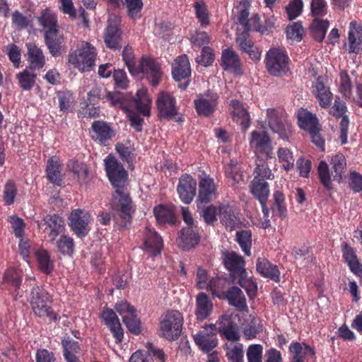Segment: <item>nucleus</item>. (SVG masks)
<instances>
[{
	"label": "nucleus",
	"instance_id": "obj_1",
	"mask_svg": "<svg viewBox=\"0 0 362 362\" xmlns=\"http://www.w3.org/2000/svg\"><path fill=\"white\" fill-rule=\"evenodd\" d=\"M104 161L107 177L115 189L112 207L125 223H130L135 209L129 193L127 191L128 173L123 165L110 154Z\"/></svg>",
	"mask_w": 362,
	"mask_h": 362
},
{
	"label": "nucleus",
	"instance_id": "obj_2",
	"mask_svg": "<svg viewBox=\"0 0 362 362\" xmlns=\"http://www.w3.org/2000/svg\"><path fill=\"white\" fill-rule=\"evenodd\" d=\"M223 257L224 266L230 272L233 281L244 288L250 298L255 296L257 286L251 277L248 276L243 257L235 252H226Z\"/></svg>",
	"mask_w": 362,
	"mask_h": 362
},
{
	"label": "nucleus",
	"instance_id": "obj_3",
	"mask_svg": "<svg viewBox=\"0 0 362 362\" xmlns=\"http://www.w3.org/2000/svg\"><path fill=\"white\" fill-rule=\"evenodd\" d=\"M332 171L330 172L328 164L325 160H321L317 166V175L320 183L327 190L333 189L331 175L333 180L339 184L344 182V173L346 170L347 163L344 155L337 153L331 156L329 160Z\"/></svg>",
	"mask_w": 362,
	"mask_h": 362
},
{
	"label": "nucleus",
	"instance_id": "obj_4",
	"mask_svg": "<svg viewBox=\"0 0 362 362\" xmlns=\"http://www.w3.org/2000/svg\"><path fill=\"white\" fill-rule=\"evenodd\" d=\"M28 301L33 313L38 317H47L54 322L60 320V316L52 307V296L43 286H33L29 293Z\"/></svg>",
	"mask_w": 362,
	"mask_h": 362
},
{
	"label": "nucleus",
	"instance_id": "obj_5",
	"mask_svg": "<svg viewBox=\"0 0 362 362\" xmlns=\"http://www.w3.org/2000/svg\"><path fill=\"white\" fill-rule=\"evenodd\" d=\"M120 16H109L107 26L104 30L103 40L107 48L113 52L120 51L123 47V31L121 28Z\"/></svg>",
	"mask_w": 362,
	"mask_h": 362
},
{
	"label": "nucleus",
	"instance_id": "obj_6",
	"mask_svg": "<svg viewBox=\"0 0 362 362\" xmlns=\"http://www.w3.org/2000/svg\"><path fill=\"white\" fill-rule=\"evenodd\" d=\"M183 317L177 310H168L161 317L160 321V336L169 341H174L180 336Z\"/></svg>",
	"mask_w": 362,
	"mask_h": 362
},
{
	"label": "nucleus",
	"instance_id": "obj_7",
	"mask_svg": "<svg viewBox=\"0 0 362 362\" xmlns=\"http://www.w3.org/2000/svg\"><path fill=\"white\" fill-rule=\"evenodd\" d=\"M95 48L88 42H82L76 50L68 55V62L81 71L95 65Z\"/></svg>",
	"mask_w": 362,
	"mask_h": 362
},
{
	"label": "nucleus",
	"instance_id": "obj_8",
	"mask_svg": "<svg viewBox=\"0 0 362 362\" xmlns=\"http://www.w3.org/2000/svg\"><path fill=\"white\" fill-rule=\"evenodd\" d=\"M288 62L289 58L284 51L271 48L266 54L265 66L270 75L281 76L288 71Z\"/></svg>",
	"mask_w": 362,
	"mask_h": 362
},
{
	"label": "nucleus",
	"instance_id": "obj_9",
	"mask_svg": "<svg viewBox=\"0 0 362 362\" xmlns=\"http://www.w3.org/2000/svg\"><path fill=\"white\" fill-rule=\"evenodd\" d=\"M139 74H142L143 78L156 87L160 83L163 72L160 64L156 59L142 56L137 66L136 75Z\"/></svg>",
	"mask_w": 362,
	"mask_h": 362
},
{
	"label": "nucleus",
	"instance_id": "obj_10",
	"mask_svg": "<svg viewBox=\"0 0 362 362\" xmlns=\"http://www.w3.org/2000/svg\"><path fill=\"white\" fill-rule=\"evenodd\" d=\"M156 105L160 119H173L177 123L184 122V117L178 113L175 98L169 93H160L156 100Z\"/></svg>",
	"mask_w": 362,
	"mask_h": 362
},
{
	"label": "nucleus",
	"instance_id": "obj_11",
	"mask_svg": "<svg viewBox=\"0 0 362 362\" xmlns=\"http://www.w3.org/2000/svg\"><path fill=\"white\" fill-rule=\"evenodd\" d=\"M250 146L254 148L257 159L273 158L272 141L265 132L253 131L251 133Z\"/></svg>",
	"mask_w": 362,
	"mask_h": 362
},
{
	"label": "nucleus",
	"instance_id": "obj_12",
	"mask_svg": "<svg viewBox=\"0 0 362 362\" xmlns=\"http://www.w3.org/2000/svg\"><path fill=\"white\" fill-rule=\"evenodd\" d=\"M23 274L14 268L6 270L3 277V286L8 291L13 300L16 301L23 296V291L21 289Z\"/></svg>",
	"mask_w": 362,
	"mask_h": 362
},
{
	"label": "nucleus",
	"instance_id": "obj_13",
	"mask_svg": "<svg viewBox=\"0 0 362 362\" xmlns=\"http://www.w3.org/2000/svg\"><path fill=\"white\" fill-rule=\"evenodd\" d=\"M192 74L191 66L188 57L186 54L178 56L172 64V75L175 81L185 80V82L178 85L179 88L185 90L187 88Z\"/></svg>",
	"mask_w": 362,
	"mask_h": 362
},
{
	"label": "nucleus",
	"instance_id": "obj_14",
	"mask_svg": "<svg viewBox=\"0 0 362 362\" xmlns=\"http://www.w3.org/2000/svg\"><path fill=\"white\" fill-rule=\"evenodd\" d=\"M217 187L214 178L209 175L200 177L199 180L198 196L196 204L198 209H201L202 205L211 202L217 197Z\"/></svg>",
	"mask_w": 362,
	"mask_h": 362
},
{
	"label": "nucleus",
	"instance_id": "obj_15",
	"mask_svg": "<svg viewBox=\"0 0 362 362\" xmlns=\"http://www.w3.org/2000/svg\"><path fill=\"white\" fill-rule=\"evenodd\" d=\"M218 98V93L211 90L200 94L194 101L197 114L204 117L211 116L217 109Z\"/></svg>",
	"mask_w": 362,
	"mask_h": 362
},
{
	"label": "nucleus",
	"instance_id": "obj_16",
	"mask_svg": "<svg viewBox=\"0 0 362 362\" xmlns=\"http://www.w3.org/2000/svg\"><path fill=\"white\" fill-rule=\"evenodd\" d=\"M43 37L45 45L52 57H59L66 52L65 37L59 28L45 32Z\"/></svg>",
	"mask_w": 362,
	"mask_h": 362
},
{
	"label": "nucleus",
	"instance_id": "obj_17",
	"mask_svg": "<svg viewBox=\"0 0 362 362\" xmlns=\"http://www.w3.org/2000/svg\"><path fill=\"white\" fill-rule=\"evenodd\" d=\"M90 217L88 212L80 209H74L71 212L69 218V226L78 238H84L89 233Z\"/></svg>",
	"mask_w": 362,
	"mask_h": 362
},
{
	"label": "nucleus",
	"instance_id": "obj_18",
	"mask_svg": "<svg viewBox=\"0 0 362 362\" xmlns=\"http://www.w3.org/2000/svg\"><path fill=\"white\" fill-rule=\"evenodd\" d=\"M197 180L191 175L185 173L179 178L177 192L184 204L192 203L197 193Z\"/></svg>",
	"mask_w": 362,
	"mask_h": 362
},
{
	"label": "nucleus",
	"instance_id": "obj_19",
	"mask_svg": "<svg viewBox=\"0 0 362 362\" xmlns=\"http://www.w3.org/2000/svg\"><path fill=\"white\" fill-rule=\"evenodd\" d=\"M267 120L273 132L278 134L283 139L288 137L291 133V125L283 121L278 110L274 108L267 109Z\"/></svg>",
	"mask_w": 362,
	"mask_h": 362
},
{
	"label": "nucleus",
	"instance_id": "obj_20",
	"mask_svg": "<svg viewBox=\"0 0 362 362\" xmlns=\"http://www.w3.org/2000/svg\"><path fill=\"white\" fill-rule=\"evenodd\" d=\"M201 236L197 226L184 227L178 232L177 245L183 250H189L199 245Z\"/></svg>",
	"mask_w": 362,
	"mask_h": 362
},
{
	"label": "nucleus",
	"instance_id": "obj_21",
	"mask_svg": "<svg viewBox=\"0 0 362 362\" xmlns=\"http://www.w3.org/2000/svg\"><path fill=\"white\" fill-rule=\"evenodd\" d=\"M90 134L95 141L105 145L115 136V132L110 123L95 120L91 124Z\"/></svg>",
	"mask_w": 362,
	"mask_h": 362
},
{
	"label": "nucleus",
	"instance_id": "obj_22",
	"mask_svg": "<svg viewBox=\"0 0 362 362\" xmlns=\"http://www.w3.org/2000/svg\"><path fill=\"white\" fill-rule=\"evenodd\" d=\"M249 7L250 3L248 0H242L240 2L239 6L237 9H239L238 22L243 26V30L245 33H249L252 30H259V17L257 14L254 15L250 18L249 17Z\"/></svg>",
	"mask_w": 362,
	"mask_h": 362
},
{
	"label": "nucleus",
	"instance_id": "obj_23",
	"mask_svg": "<svg viewBox=\"0 0 362 362\" xmlns=\"http://www.w3.org/2000/svg\"><path fill=\"white\" fill-rule=\"evenodd\" d=\"M43 221L46 225L45 232L47 233L51 242L54 241L59 235L65 231L64 220L59 214H47L44 216Z\"/></svg>",
	"mask_w": 362,
	"mask_h": 362
},
{
	"label": "nucleus",
	"instance_id": "obj_24",
	"mask_svg": "<svg viewBox=\"0 0 362 362\" xmlns=\"http://www.w3.org/2000/svg\"><path fill=\"white\" fill-rule=\"evenodd\" d=\"M289 352L292 356L291 362H305L312 359L315 361V351L307 344L292 341L289 346Z\"/></svg>",
	"mask_w": 362,
	"mask_h": 362
},
{
	"label": "nucleus",
	"instance_id": "obj_25",
	"mask_svg": "<svg viewBox=\"0 0 362 362\" xmlns=\"http://www.w3.org/2000/svg\"><path fill=\"white\" fill-rule=\"evenodd\" d=\"M326 78L322 76H319L313 84V93L319 101L322 107L327 108L329 107L332 100V93L329 90V87L325 85Z\"/></svg>",
	"mask_w": 362,
	"mask_h": 362
},
{
	"label": "nucleus",
	"instance_id": "obj_26",
	"mask_svg": "<svg viewBox=\"0 0 362 362\" xmlns=\"http://www.w3.org/2000/svg\"><path fill=\"white\" fill-rule=\"evenodd\" d=\"M256 270L262 277L276 283L281 281V272L277 265L272 263L265 257H258L256 260Z\"/></svg>",
	"mask_w": 362,
	"mask_h": 362
},
{
	"label": "nucleus",
	"instance_id": "obj_27",
	"mask_svg": "<svg viewBox=\"0 0 362 362\" xmlns=\"http://www.w3.org/2000/svg\"><path fill=\"white\" fill-rule=\"evenodd\" d=\"M45 172L49 182L58 187L64 185L62 165L57 156H52L47 160Z\"/></svg>",
	"mask_w": 362,
	"mask_h": 362
},
{
	"label": "nucleus",
	"instance_id": "obj_28",
	"mask_svg": "<svg viewBox=\"0 0 362 362\" xmlns=\"http://www.w3.org/2000/svg\"><path fill=\"white\" fill-rule=\"evenodd\" d=\"M230 105L233 107L231 112L233 121L239 124L241 129L245 132L250 125V116L248 111L238 100H230Z\"/></svg>",
	"mask_w": 362,
	"mask_h": 362
},
{
	"label": "nucleus",
	"instance_id": "obj_29",
	"mask_svg": "<svg viewBox=\"0 0 362 362\" xmlns=\"http://www.w3.org/2000/svg\"><path fill=\"white\" fill-rule=\"evenodd\" d=\"M220 64L225 71L236 74L241 72L242 64L240 57L232 49L227 48L222 51Z\"/></svg>",
	"mask_w": 362,
	"mask_h": 362
},
{
	"label": "nucleus",
	"instance_id": "obj_30",
	"mask_svg": "<svg viewBox=\"0 0 362 362\" xmlns=\"http://www.w3.org/2000/svg\"><path fill=\"white\" fill-rule=\"evenodd\" d=\"M219 332L226 339L230 341L240 340V334L237 324L232 320L230 315H222L219 321Z\"/></svg>",
	"mask_w": 362,
	"mask_h": 362
},
{
	"label": "nucleus",
	"instance_id": "obj_31",
	"mask_svg": "<svg viewBox=\"0 0 362 362\" xmlns=\"http://www.w3.org/2000/svg\"><path fill=\"white\" fill-rule=\"evenodd\" d=\"M194 341L199 349L204 353H210L218 345L216 334L201 330L194 336Z\"/></svg>",
	"mask_w": 362,
	"mask_h": 362
},
{
	"label": "nucleus",
	"instance_id": "obj_32",
	"mask_svg": "<svg viewBox=\"0 0 362 362\" xmlns=\"http://www.w3.org/2000/svg\"><path fill=\"white\" fill-rule=\"evenodd\" d=\"M163 245V239L158 233L151 228L146 227L144 232V249L152 256H156L160 253Z\"/></svg>",
	"mask_w": 362,
	"mask_h": 362
},
{
	"label": "nucleus",
	"instance_id": "obj_33",
	"mask_svg": "<svg viewBox=\"0 0 362 362\" xmlns=\"http://www.w3.org/2000/svg\"><path fill=\"white\" fill-rule=\"evenodd\" d=\"M348 42L349 53L358 54L362 50V27L355 21L350 23Z\"/></svg>",
	"mask_w": 362,
	"mask_h": 362
},
{
	"label": "nucleus",
	"instance_id": "obj_34",
	"mask_svg": "<svg viewBox=\"0 0 362 362\" xmlns=\"http://www.w3.org/2000/svg\"><path fill=\"white\" fill-rule=\"evenodd\" d=\"M250 192L257 199L260 205L267 204L270 190L269 185L265 180L254 177L250 185Z\"/></svg>",
	"mask_w": 362,
	"mask_h": 362
},
{
	"label": "nucleus",
	"instance_id": "obj_35",
	"mask_svg": "<svg viewBox=\"0 0 362 362\" xmlns=\"http://www.w3.org/2000/svg\"><path fill=\"white\" fill-rule=\"evenodd\" d=\"M213 303L205 293H199L196 298L195 315L199 321L206 320L212 313Z\"/></svg>",
	"mask_w": 362,
	"mask_h": 362
},
{
	"label": "nucleus",
	"instance_id": "obj_36",
	"mask_svg": "<svg viewBox=\"0 0 362 362\" xmlns=\"http://www.w3.org/2000/svg\"><path fill=\"white\" fill-rule=\"evenodd\" d=\"M223 299H226L229 305L235 307L240 311L248 310L245 296L241 289L237 286L229 288Z\"/></svg>",
	"mask_w": 362,
	"mask_h": 362
},
{
	"label": "nucleus",
	"instance_id": "obj_37",
	"mask_svg": "<svg viewBox=\"0 0 362 362\" xmlns=\"http://www.w3.org/2000/svg\"><path fill=\"white\" fill-rule=\"evenodd\" d=\"M342 257L350 270L356 275L362 274V264L359 262L356 251L347 243L341 245Z\"/></svg>",
	"mask_w": 362,
	"mask_h": 362
},
{
	"label": "nucleus",
	"instance_id": "obj_38",
	"mask_svg": "<svg viewBox=\"0 0 362 362\" xmlns=\"http://www.w3.org/2000/svg\"><path fill=\"white\" fill-rule=\"evenodd\" d=\"M298 124L301 129L308 132H313L320 126L316 115L303 108L298 110Z\"/></svg>",
	"mask_w": 362,
	"mask_h": 362
},
{
	"label": "nucleus",
	"instance_id": "obj_39",
	"mask_svg": "<svg viewBox=\"0 0 362 362\" xmlns=\"http://www.w3.org/2000/svg\"><path fill=\"white\" fill-rule=\"evenodd\" d=\"M28 49V61L29 66L32 69H40L45 64V57L42 50L35 43L29 42L26 44Z\"/></svg>",
	"mask_w": 362,
	"mask_h": 362
},
{
	"label": "nucleus",
	"instance_id": "obj_40",
	"mask_svg": "<svg viewBox=\"0 0 362 362\" xmlns=\"http://www.w3.org/2000/svg\"><path fill=\"white\" fill-rule=\"evenodd\" d=\"M244 337L247 340L256 338L257 335L262 331V325L260 320L250 315L241 325Z\"/></svg>",
	"mask_w": 362,
	"mask_h": 362
},
{
	"label": "nucleus",
	"instance_id": "obj_41",
	"mask_svg": "<svg viewBox=\"0 0 362 362\" xmlns=\"http://www.w3.org/2000/svg\"><path fill=\"white\" fill-rule=\"evenodd\" d=\"M67 169L74 175L80 185L86 184L89 178V168L84 163L70 160L67 163Z\"/></svg>",
	"mask_w": 362,
	"mask_h": 362
},
{
	"label": "nucleus",
	"instance_id": "obj_42",
	"mask_svg": "<svg viewBox=\"0 0 362 362\" xmlns=\"http://www.w3.org/2000/svg\"><path fill=\"white\" fill-rule=\"evenodd\" d=\"M37 20L42 28L43 34L49 30L59 28L57 15L49 8L43 9Z\"/></svg>",
	"mask_w": 362,
	"mask_h": 362
},
{
	"label": "nucleus",
	"instance_id": "obj_43",
	"mask_svg": "<svg viewBox=\"0 0 362 362\" xmlns=\"http://www.w3.org/2000/svg\"><path fill=\"white\" fill-rule=\"evenodd\" d=\"M221 222L230 230H234L239 224V219L230 205L221 204L219 206Z\"/></svg>",
	"mask_w": 362,
	"mask_h": 362
},
{
	"label": "nucleus",
	"instance_id": "obj_44",
	"mask_svg": "<svg viewBox=\"0 0 362 362\" xmlns=\"http://www.w3.org/2000/svg\"><path fill=\"white\" fill-rule=\"evenodd\" d=\"M153 214L160 224L175 225L176 223L177 218L173 211L163 204L154 207Z\"/></svg>",
	"mask_w": 362,
	"mask_h": 362
},
{
	"label": "nucleus",
	"instance_id": "obj_45",
	"mask_svg": "<svg viewBox=\"0 0 362 362\" xmlns=\"http://www.w3.org/2000/svg\"><path fill=\"white\" fill-rule=\"evenodd\" d=\"M32 69L26 67L23 71L16 75L18 85L23 90H30L35 85L37 74L32 71Z\"/></svg>",
	"mask_w": 362,
	"mask_h": 362
},
{
	"label": "nucleus",
	"instance_id": "obj_46",
	"mask_svg": "<svg viewBox=\"0 0 362 362\" xmlns=\"http://www.w3.org/2000/svg\"><path fill=\"white\" fill-rule=\"evenodd\" d=\"M228 286L229 282L226 278L216 277L209 281L207 290L210 291L212 295L222 299L228 291Z\"/></svg>",
	"mask_w": 362,
	"mask_h": 362
},
{
	"label": "nucleus",
	"instance_id": "obj_47",
	"mask_svg": "<svg viewBox=\"0 0 362 362\" xmlns=\"http://www.w3.org/2000/svg\"><path fill=\"white\" fill-rule=\"evenodd\" d=\"M135 103L137 110L144 116L150 115L151 103V100L148 95V92L146 88H141L137 90Z\"/></svg>",
	"mask_w": 362,
	"mask_h": 362
},
{
	"label": "nucleus",
	"instance_id": "obj_48",
	"mask_svg": "<svg viewBox=\"0 0 362 362\" xmlns=\"http://www.w3.org/2000/svg\"><path fill=\"white\" fill-rule=\"evenodd\" d=\"M35 255L40 270L47 275H51L54 270V264L49 252L45 250H40L35 252Z\"/></svg>",
	"mask_w": 362,
	"mask_h": 362
},
{
	"label": "nucleus",
	"instance_id": "obj_49",
	"mask_svg": "<svg viewBox=\"0 0 362 362\" xmlns=\"http://www.w3.org/2000/svg\"><path fill=\"white\" fill-rule=\"evenodd\" d=\"M123 49L122 52V60L127 66L129 73L135 76L136 75L137 66L135 54L132 47L127 44L122 47Z\"/></svg>",
	"mask_w": 362,
	"mask_h": 362
},
{
	"label": "nucleus",
	"instance_id": "obj_50",
	"mask_svg": "<svg viewBox=\"0 0 362 362\" xmlns=\"http://www.w3.org/2000/svg\"><path fill=\"white\" fill-rule=\"evenodd\" d=\"M278 160L282 163V168L288 172L294 168V157L293 152L288 148L279 147L276 152Z\"/></svg>",
	"mask_w": 362,
	"mask_h": 362
},
{
	"label": "nucleus",
	"instance_id": "obj_51",
	"mask_svg": "<svg viewBox=\"0 0 362 362\" xmlns=\"http://www.w3.org/2000/svg\"><path fill=\"white\" fill-rule=\"evenodd\" d=\"M328 26L329 22L327 21L315 19L310 25V31L313 37L319 42H322Z\"/></svg>",
	"mask_w": 362,
	"mask_h": 362
},
{
	"label": "nucleus",
	"instance_id": "obj_52",
	"mask_svg": "<svg viewBox=\"0 0 362 362\" xmlns=\"http://www.w3.org/2000/svg\"><path fill=\"white\" fill-rule=\"evenodd\" d=\"M274 205L272 210L276 215L281 218H284L287 215V208L285 203V196L280 190H276L273 194Z\"/></svg>",
	"mask_w": 362,
	"mask_h": 362
},
{
	"label": "nucleus",
	"instance_id": "obj_53",
	"mask_svg": "<svg viewBox=\"0 0 362 362\" xmlns=\"http://www.w3.org/2000/svg\"><path fill=\"white\" fill-rule=\"evenodd\" d=\"M121 2L126 6L128 16L135 21L141 17L142 0H124Z\"/></svg>",
	"mask_w": 362,
	"mask_h": 362
},
{
	"label": "nucleus",
	"instance_id": "obj_54",
	"mask_svg": "<svg viewBox=\"0 0 362 362\" xmlns=\"http://www.w3.org/2000/svg\"><path fill=\"white\" fill-rule=\"evenodd\" d=\"M59 106L61 111L68 113L74 108V97L69 91H62L57 94Z\"/></svg>",
	"mask_w": 362,
	"mask_h": 362
},
{
	"label": "nucleus",
	"instance_id": "obj_55",
	"mask_svg": "<svg viewBox=\"0 0 362 362\" xmlns=\"http://www.w3.org/2000/svg\"><path fill=\"white\" fill-rule=\"evenodd\" d=\"M57 250L63 255L71 256L74 252V241L69 235L61 234L59 239L56 243Z\"/></svg>",
	"mask_w": 362,
	"mask_h": 362
},
{
	"label": "nucleus",
	"instance_id": "obj_56",
	"mask_svg": "<svg viewBox=\"0 0 362 362\" xmlns=\"http://www.w3.org/2000/svg\"><path fill=\"white\" fill-rule=\"evenodd\" d=\"M237 242L244 253L250 256L252 245V232L250 230H242L236 233Z\"/></svg>",
	"mask_w": 362,
	"mask_h": 362
},
{
	"label": "nucleus",
	"instance_id": "obj_57",
	"mask_svg": "<svg viewBox=\"0 0 362 362\" xmlns=\"http://www.w3.org/2000/svg\"><path fill=\"white\" fill-rule=\"evenodd\" d=\"M122 321L131 334L139 335L141 332V322L137 317L136 312L130 315H124Z\"/></svg>",
	"mask_w": 362,
	"mask_h": 362
},
{
	"label": "nucleus",
	"instance_id": "obj_58",
	"mask_svg": "<svg viewBox=\"0 0 362 362\" xmlns=\"http://www.w3.org/2000/svg\"><path fill=\"white\" fill-rule=\"evenodd\" d=\"M17 195L16 185L12 180L6 181L3 191V201L7 206H10L14 203L15 198Z\"/></svg>",
	"mask_w": 362,
	"mask_h": 362
},
{
	"label": "nucleus",
	"instance_id": "obj_59",
	"mask_svg": "<svg viewBox=\"0 0 362 362\" xmlns=\"http://www.w3.org/2000/svg\"><path fill=\"white\" fill-rule=\"evenodd\" d=\"M194 8L200 25L202 27H206L210 23L207 6L204 1H196L194 4Z\"/></svg>",
	"mask_w": 362,
	"mask_h": 362
},
{
	"label": "nucleus",
	"instance_id": "obj_60",
	"mask_svg": "<svg viewBox=\"0 0 362 362\" xmlns=\"http://www.w3.org/2000/svg\"><path fill=\"white\" fill-rule=\"evenodd\" d=\"M266 159L259 158L257 159L256 163V168L255 169V177H258L259 179L272 180L274 178V174L268 167L266 163Z\"/></svg>",
	"mask_w": 362,
	"mask_h": 362
},
{
	"label": "nucleus",
	"instance_id": "obj_61",
	"mask_svg": "<svg viewBox=\"0 0 362 362\" xmlns=\"http://www.w3.org/2000/svg\"><path fill=\"white\" fill-rule=\"evenodd\" d=\"M205 205H202L201 209L198 211L207 225H214L217 221V207L213 204Z\"/></svg>",
	"mask_w": 362,
	"mask_h": 362
},
{
	"label": "nucleus",
	"instance_id": "obj_62",
	"mask_svg": "<svg viewBox=\"0 0 362 362\" xmlns=\"http://www.w3.org/2000/svg\"><path fill=\"white\" fill-rule=\"evenodd\" d=\"M263 346L261 344H251L247 349L248 362H262Z\"/></svg>",
	"mask_w": 362,
	"mask_h": 362
},
{
	"label": "nucleus",
	"instance_id": "obj_63",
	"mask_svg": "<svg viewBox=\"0 0 362 362\" xmlns=\"http://www.w3.org/2000/svg\"><path fill=\"white\" fill-rule=\"evenodd\" d=\"M303 3L302 0H291L286 7L289 20H293L301 14Z\"/></svg>",
	"mask_w": 362,
	"mask_h": 362
},
{
	"label": "nucleus",
	"instance_id": "obj_64",
	"mask_svg": "<svg viewBox=\"0 0 362 362\" xmlns=\"http://www.w3.org/2000/svg\"><path fill=\"white\" fill-rule=\"evenodd\" d=\"M226 356L229 362H243V345L237 344L231 348H228Z\"/></svg>",
	"mask_w": 362,
	"mask_h": 362
}]
</instances>
